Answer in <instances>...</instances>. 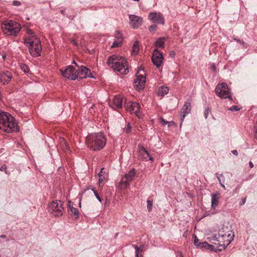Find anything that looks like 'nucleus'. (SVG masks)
<instances>
[{
  "instance_id": "ddd939ff",
  "label": "nucleus",
  "mask_w": 257,
  "mask_h": 257,
  "mask_svg": "<svg viewBox=\"0 0 257 257\" xmlns=\"http://www.w3.org/2000/svg\"><path fill=\"white\" fill-rule=\"evenodd\" d=\"M149 18L154 23L164 25L165 23L164 18L161 13H151L149 15Z\"/></svg>"
},
{
  "instance_id": "39448f33",
  "label": "nucleus",
  "mask_w": 257,
  "mask_h": 257,
  "mask_svg": "<svg viewBox=\"0 0 257 257\" xmlns=\"http://www.w3.org/2000/svg\"><path fill=\"white\" fill-rule=\"evenodd\" d=\"M87 141L91 150L95 151L102 149L106 143V139L101 133L92 134L87 137Z\"/></svg>"
},
{
  "instance_id": "680f3d73",
  "label": "nucleus",
  "mask_w": 257,
  "mask_h": 257,
  "mask_svg": "<svg viewBox=\"0 0 257 257\" xmlns=\"http://www.w3.org/2000/svg\"><path fill=\"white\" fill-rule=\"evenodd\" d=\"M0 257H1V255H0Z\"/></svg>"
},
{
  "instance_id": "49530a36",
  "label": "nucleus",
  "mask_w": 257,
  "mask_h": 257,
  "mask_svg": "<svg viewBox=\"0 0 257 257\" xmlns=\"http://www.w3.org/2000/svg\"><path fill=\"white\" fill-rule=\"evenodd\" d=\"M27 33L28 34V36H30V35H35L33 33V32H32V31L31 30H28L27 31Z\"/></svg>"
},
{
  "instance_id": "13d9d810",
  "label": "nucleus",
  "mask_w": 257,
  "mask_h": 257,
  "mask_svg": "<svg viewBox=\"0 0 257 257\" xmlns=\"http://www.w3.org/2000/svg\"><path fill=\"white\" fill-rule=\"evenodd\" d=\"M65 160H67V163H68V164H70V162H69V161L66 159V158H65Z\"/></svg>"
},
{
  "instance_id": "a18cd8bd",
  "label": "nucleus",
  "mask_w": 257,
  "mask_h": 257,
  "mask_svg": "<svg viewBox=\"0 0 257 257\" xmlns=\"http://www.w3.org/2000/svg\"><path fill=\"white\" fill-rule=\"evenodd\" d=\"M175 55H176V53H175V51H170V54H169L170 57H171V58H174L175 56Z\"/></svg>"
},
{
  "instance_id": "09e8293b",
  "label": "nucleus",
  "mask_w": 257,
  "mask_h": 257,
  "mask_svg": "<svg viewBox=\"0 0 257 257\" xmlns=\"http://www.w3.org/2000/svg\"><path fill=\"white\" fill-rule=\"evenodd\" d=\"M203 244V247H206L207 245L208 246H211V245L208 244V243L207 242H204L202 243Z\"/></svg>"
},
{
  "instance_id": "6e6d98bb",
  "label": "nucleus",
  "mask_w": 257,
  "mask_h": 257,
  "mask_svg": "<svg viewBox=\"0 0 257 257\" xmlns=\"http://www.w3.org/2000/svg\"><path fill=\"white\" fill-rule=\"evenodd\" d=\"M220 184L221 186H222V187L224 189H226V188H225V186H224V185L223 184H222L221 182H220Z\"/></svg>"
},
{
  "instance_id": "2f4dec72",
  "label": "nucleus",
  "mask_w": 257,
  "mask_h": 257,
  "mask_svg": "<svg viewBox=\"0 0 257 257\" xmlns=\"http://www.w3.org/2000/svg\"><path fill=\"white\" fill-rule=\"evenodd\" d=\"M69 62H67L68 61V59H67V60L65 59V64H68L71 63L72 64H74L76 66L78 67V66L77 65V63H76V62L75 61L74 59L73 58H69Z\"/></svg>"
},
{
  "instance_id": "7ed1b4c3",
  "label": "nucleus",
  "mask_w": 257,
  "mask_h": 257,
  "mask_svg": "<svg viewBox=\"0 0 257 257\" xmlns=\"http://www.w3.org/2000/svg\"><path fill=\"white\" fill-rule=\"evenodd\" d=\"M0 129L8 133L18 131L15 119L9 113L0 110Z\"/></svg>"
},
{
  "instance_id": "dca6fc26",
  "label": "nucleus",
  "mask_w": 257,
  "mask_h": 257,
  "mask_svg": "<svg viewBox=\"0 0 257 257\" xmlns=\"http://www.w3.org/2000/svg\"><path fill=\"white\" fill-rule=\"evenodd\" d=\"M130 25L133 28H137L142 25L143 19L142 17L134 15L129 16Z\"/></svg>"
},
{
  "instance_id": "393cba45",
  "label": "nucleus",
  "mask_w": 257,
  "mask_h": 257,
  "mask_svg": "<svg viewBox=\"0 0 257 257\" xmlns=\"http://www.w3.org/2000/svg\"><path fill=\"white\" fill-rule=\"evenodd\" d=\"M133 246L135 249L136 257H142L144 245H141L139 247L137 245H133Z\"/></svg>"
},
{
  "instance_id": "bb28decb",
  "label": "nucleus",
  "mask_w": 257,
  "mask_h": 257,
  "mask_svg": "<svg viewBox=\"0 0 257 257\" xmlns=\"http://www.w3.org/2000/svg\"><path fill=\"white\" fill-rule=\"evenodd\" d=\"M139 51V45L138 42H135L132 48V53L133 54H137Z\"/></svg>"
},
{
  "instance_id": "f3484780",
  "label": "nucleus",
  "mask_w": 257,
  "mask_h": 257,
  "mask_svg": "<svg viewBox=\"0 0 257 257\" xmlns=\"http://www.w3.org/2000/svg\"><path fill=\"white\" fill-rule=\"evenodd\" d=\"M139 156L141 159L147 160L148 158H149V160L154 161V158L150 155L149 153L142 145H139Z\"/></svg>"
},
{
  "instance_id": "c85d7f7f",
  "label": "nucleus",
  "mask_w": 257,
  "mask_h": 257,
  "mask_svg": "<svg viewBox=\"0 0 257 257\" xmlns=\"http://www.w3.org/2000/svg\"><path fill=\"white\" fill-rule=\"evenodd\" d=\"M233 39L236 41L237 42L239 43V44H240L242 47L244 48H246L247 47V43H246L245 42H244L243 41H242V40H240L239 39H237L235 38H233Z\"/></svg>"
},
{
  "instance_id": "412c9836",
  "label": "nucleus",
  "mask_w": 257,
  "mask_h": 257,
  "mask_svg": "<svg viewBox=\"0 0 257 257\" xmlns=\"http://www.w3.org/2000/svg\"><path fill=\"white\" fill-rule=\"evenodd\" d=\"M68 206L69 207V209L68 210V213L71 215H74L76 219L79 218V211L78 209L73 207V204L70 201H68Z\"/></svg>"
},
{
  "instance_id": "6e6552de",
  "label": "nucleus",
  "mask_w": 257,
  "mask_h": 257,
  "mask_svg": "<svg viewBox=\"0 0 257 257\" xmlns=\"http://www.w3.org/2000/svg\"><path fill=\"white\" fill-rule=\"evenodd\" d=\"M49 211L55 216H61L64 213L63 202L61 200L53 201L49 206Z\"/></svg>"
},
{
  "instance_id": "20e7f679",
  "label": "nucleus",
  "mask_w": 257,
  "mask_h": 257,
  "mask_svg": "<svg viewBox=\"0 0 257 257\" xmlns=\"http://www.w3.org/2000/svg\"><path fill=\"white\" fill-rule=\"evenodd\" d=\"M24 44L29 47V52L33 57H38L41 55L42 50L41 42L36 35L26 36Z\"/></svg>"
},
{
  "instance_id": "864d4df0",
  "label": "nucleus",
  "mask_w": 257,
  "mask_h": 257,
  "mask_svg": "<svg viewBox=\"0 0 257 257\" xmlns=\"http://www.w3.org/2000/svg\"><path fill=\"white\" fill-rule=\"evenodd\" d=\"M61 72L62 76L64 77V70H63L62 69H61Z\"/></svg>"
},
{
  "instance_id": "8fccbe9b",
  "label": "nucleus",
  "mask_w": 257,
  "mask_h": 257,
  "mask_svg": "<svg viewBox=\"0 0 257 257\" xmlns=\"http://www.w3.org/2000/svg\"><path fill=\"white\" fill-rule=\"evenodd\" d=\"M246 198H243L242 199V201H241V202L240 203V205H242L244 204L245 203V202H246Z\"/></svg>"
},
{
  "instance_id": "72a5a7b5",
  "label": "nucleus",
  "mask_w": 257,
  "mask_h": 257,
  "mask_svg": "<svg viewBox=\"0 0 257 257\" xmlns=\"http://www.w3.org/2000/svg\"><path fill=\"white\" fill-rule=\"evenodd\" d=\"M157 30V26L152 25L149 27V31L151 32L155 33Z\"/></svg>"
},
{
  "instance_id": "f257e3e1",
  "label": "nucleus",
  "mask_w": 257,
  "mask_h": 257,
  "mask_svg": "<svg viewBox=\"0 0 257 257\" xmlns=\"http://www.w3.org/2000/svg\"><path fill=\"white\" fill-rule=\"evenodd\" d=\"M233 237V232L227 227H223L219 230L218 234L213 235L210 240L216 246V250L221 251L230 244Z\"/></svg>"
},
{
  "instance_id": "9b49d317",
  "label": "nucleus",
  "mask_w": 257,
  "mask_h": 257,
  "mask_svg": "<svg viewBox=\"0 0 257 257\" xmlns=\"http://www.w3.org/2000/svg\"><path fill=\"white\" fill-rule=\"evenodd\" d=\"M164 60L163 53L157 49H155L152 57V60L153 64L159 68L162 64Z\"/></svg>"
},
{
  "instance_id": "3c124183",
  "label": "nucleus",
  "mask_w": 257,
  "mask_h": 257,
  "mask_svg": "<svg viewBox=\"0 0 257 257\" xmlns=\"http://www.w3.org/2000/svg\"><path fill=\"white\" fill-rule=\"evenodd\" d=\"M231 152L235 156H237L238 155V152L236 150H233Z\"/></svg>"
},
{
  "instance_id": "5701e85b",
  "label": "nucleus",
  "mask_w": 257,
  "mask_h": 257,
  "mask_svg": "<svg viewBox=\"0 0 257 257\" xmlns=\"http://www.w3.org/2000/svg\"><path fill=\"white\" fill-rule=\"evenodd\" d=\"M219 193H215L211 195V208H215L218 204Z\"/></svg>"
},
{
  "instance_id": "cd10ccee",
  "label": "nucleus",
  "mask_w": 257,
  "mask_h": 257,
  "mask_svg": "<svg viewBox=\"0 0 257 257\" xmlns=\"http://www.w3.org/2000/svg\"><path fill=\"white\" fill-rule=\"evenodd\" d=\"M103 168H102L100 172L98 174V177H99L98 182H99V184H100L102 182H103L105 179L104 176H103L104 173L103 172Z\"/></svg>"
},
{
  "instance_id": "b1692460",
  "label": "nucleus",
  "mask_w": 257,
  "mask_h": 257,
  "mask_svg": "<svg viewBox=\"0 0 257 257\" xmlns=\"http://www.w3.org/2000/svg\"><path fill=\"white\" fill-rule=\"evenodd\" d=\"M165 38L164 37H160L158 38L154 43L155 46L156 47V49L161 48H164L165 45Z\"/></svg>"
},
{
  "instance_id": "0eeeda50",
  "label": "nucleus",
  "mask_w": 257,
  "mask_h": 257,
  "mask_svg": "<svg viewBox=\"0 0 257 257\" xmlns=\"http://www.w3.org/2000/svg\"><path fill=\"white\" fill-rule=\"evenodd\" d=\"M215 92L216 95L222 99L228 98L231 100L232 99L229 88L225 82L217 84Z\"/></svg>"
},
{
  "instance_id": "6ab92c4d",
  "label": "nucleus",
  "mask_w": 257,
  "mask_h": 257,
  "mask_svg": "<svg viewBox=\"0 0 257 257\" xmlns=\"http://www.w3.org/2000/svg\"><path fill=\"white\" fill-rule=\"evenodd\" d=\"M114 37V41L110 46L111 48L120 47L122 44L123 38L119 31H116Z\"/></svg>"
},
{
  "instance_id": "c03bdc74",
  "label": "nucleus",
  "mask_w": 257,
  "mask_h": 257,
  "mask_svg": "<svg viewBox=\"0 0 257 257\" xmlns=\"http://www.w3.org/2000/svg\"><path fill=\"white\" fill-rule=\"evenodd\" d=\"M216 176L219 183H220V182H221L220 177H222L224 178L223 174H221V175H219V174L217 173H216Z\"/></svg>"
},
{
  "instance_id": "37998d69",
  "label": "nucleus",
  "mask_w": 257,
  "mask_h": 257,
  "mask_svg": "<svg viewBox=\"0 0 257 257\" xmlns=\"http://www.w3.org/2000/svg\"><path fill=\"white\" fill-rule=\"evenodd\" d=\"M65 154L67 153H70L71 151L69 149L68 145L66 144V142H65Z\"/></svg>"
},
{
  "instance_id": "58836bf2",
  "label": "nucleus",
  "mask_w": 257,
  "mask_h": 257,
  "mask_svg": "<svg viewBox=\"0 0 257 257\" xmlns=\"http://www.w3.org/2000/svg\"><path fill=\"white\" fill-rule=\"evenodd\" d=\"M210 112V110L209 108L207 107L204 110V115L205 118H207L209 112Z\"/></svg>"
},
{
  "instance_id": "423d86ee",
  "label": "nucleus",
  "mask_w": 257,
  "mask_h": 257,
  "mask_svg": "<svg viewBox=\"0 0 257 257\" xmlns=\"http://www.w3.org/2000/svg\"><path fill=\"white\" fill-rule=\"evenodd\" d=\"M21 29L20 24L12 20L5 21L2 24V30L8 36H17Z\"/></svg>"
},
{
  "instance_id": "a878e982",
  "label": "nucleus",
  "mask_w": 257,
  "mask_h": 257,
  "mask_svg": "<svg viewBox=\"0 0 257 257\" xmlns=\"http://www.w3.org/2000/svg\"><path fill=\"white\" fill-rule=\"evenodd\" d=\"M169 89L168 87L165 86H162L159 87L158 95L161 96H164L165 95L168 93Z\"/></svg>"
},
{
  "instance_id": "473e14b6",
  "label": "nucleus",
  "mask_w": 257,
  "mask_h": 257,
  "mask_svg": "<svg viewBox=\"0 0 257 257\" xmlns=\"http://www.w3.org/2000/svg\"><path fill=\"white\" fill-rule=\"evenodd\" d=\"M228 110L233 111H239L240 109V107H239L238 106L234 105L230 107L228 109Z\"/></svg>"
},
{
  "instance_id": "bf43d9fd",
  "label": "nucleus",
  "mask_w": 257,
  "mask_h": 257,
  "mask_svg": "<svg viewBox=\"0 0 257 257\" xmlns=\"http://www.w3.org/2000/svg\"><path fill=\"white\" fill-rule=\"evenodd\" d=\"M61 13H63L64 12V10H61Z\"/></svg>"
},
{
  "instance_id": "603ef678",
  "label": "nucleus",
  "mask_w": 257,
  "mask_h": 257,
  "mask_svg": "<svg viewBox=\"0 0 257 257\" xmlns=\"http://www.w3.org/2000/svg\"><path fill=\"white\" fill-rule=\"evenodd\" d=\"M249 166L250 168H252L253 167V164L251 161L249 162Z\"/></svg>"
},
{
  "instance_id": "f704fd0d",
  "label": "nucleus",
  "mask_w": 257,
  "mask_h": 257,
  "mask_svg": "<svg viewBox=\"0 0 257 257\" xmlns=\"http://www.w3.org/2000/svg\"><path fill=\"white\" fill-rule=\"evenodd\" d=\"M92 191L93 192L95 196L96 197V198L97 199V200L100 202H101L102 200H101V198L99 197L98 193L96 191H95V190L93 188L92 189Z\"/></svg>"
},
{
  "instance_id": "de8ad7c7",
  "label": "nucleus",
  "mask_w": 257,
  "mask_h": 257,
  "mask_svg": "<svg viewBox=\"0 0 257 257\" xmlns=\"http://www.w3.org/2000/svg\"><path fill=\"white\" fill-rule=\"evenodd\" d=\"M71 43H72L73 45H74L75 46H78L77 43L75 40H72L71 41Z\"/></svg>"
},
{
  "instance_id": "e433bc0d",
  "label": "nucleus",
  "mask_w": 257,
  "mask_h": 257,
  "mask_svg": "<svg viewBox=\"0 0 257 257\" xmlns=\"http://www.w3.org/2000/svg\"><path fill=\"white\" fill-rule=\"evenodd\" d=\"M159 121L163 125H166L167 124H169L170 122L169 121H167V120H165L162 117H161L160 119H159Z\"/></svg>"
},
{
  "instance_id": "a211bd4d",
  "label": "nucleus",
  "mask_w": 257,
  "mask_h": 257,
  "mask_svg": "<svg viewBox=\"0 0 257 257\" xmlns=\"http://www.w3.org/2000/svg\"><path fill=\"white\" fill-rule=\"evenodd\" d=\"M12 78V74L11 72L7 71L0 73V81L2 82L3 84H8L10 82Z\"/></svg>"
},
{
  "instance_id": "79ce46f5",
  "label": "nucleus",
  "mask_w": 257,
  "mask_h": 257,
  "mask_svg": "<svg viewBox=\"0 0 257 257\" xmlns=\"http://www.w3.org/2000/svg\"><path fill=\"white\" fill-rule=\"evenodd\" d=\"M13 5L15 6H20L21 5L20 2L18 1H14L13 2Z\"/></svg>"
},
{
  "instance_id": "a19ab883",
  "label": "nucleus",
  "mask_w": 257,
  "mask_h": 257,
  "mask_svg": "<svg viewBox=\"0 0 257 257\" xmlns=\"http://www.w3.org/2000/svg\"><path fill=\"white\" fill-rule=\"evenodd\" d=\"M0 170L1 171H4L5 172V173L6 174H7V166L6 165H3L1 168H0Z\"/></svg>"
},
{
  "instance_id": "2eb2a0df",
  "label": "nucleus",
  "mask_w": 257,
  "mask_h": 257,
  "mask_svg": "<svg viewBox=\"0 0 257 257\" xmlns=\"http://www.w3.org/2000/svg\"><path fill=\"white\" fill-rule=\"evenodd\" d=\"M76 73L77 70L73 66L69 65L65 68V78L74 80L77 78Z\"/></svg>"
},
{
  "instance_id": "c9c22d12",
  "label": "nucleus",
  "mask_w": 257,
  "mask_h": 257,
  "mask_svg": "<svg viewBox=\"0 0 257 257\" xmlns=\"http://www.w3.org/2000/svg\"><path fill=\"white\" fill-rule=\"evenodd\" d=\"M124 131L126 134H130L131 132V126L129 123H127V126L124 128Z\"/></svg>"
},
{
  "instance_id": "4c0bfd02",
  "label": "nucleus",
  "mask_w": 257,
  "mask_h": 257,
  "mask_svg": "<svg viewBox=\"0 0 257 257\" xmlns=\"http://www.w3.org/2000/svg\"><path fill=\"white\" fill-rule=\"evenodd\" d=\"M253 133L254 138L257 140V120L254 125Z\"/></svg>"
},
{
  "instance_id": "c756f323",
  "label": "nucleus",
  "mask_w": 257,
  "mask_h": 257,
  "mask_svg": "<svg viewBox=\"0 0 257 257\" xmlns=\"http://www.w3.org/2000/svg\"><path fill=\"white\" fill-rule=\"evenodd\" d=\"M21 68L25 73H27L29 71V67L25 64H22L21 65Z\"/></svg>"
},
{
  "instance_id": "f8f14e48",
  "label": "nucleus",
  "mask_w": 257,
  "mask_h": 257,
  "mask_svg": "<svg viewBox=\"0 0 257 257\" xmlns=\"http://www.w3.org/2000/svg\"><path fill=\"white\" fill-rule=\"evenodd\" d=\"M136 174V170L134 168L131 170L127 173L122 177L120 184L123 185L125 187L129 185V183L132 181L134 178Z\"/></svg>"
},
{
  "instance_id": "052dcab7",
  "label": "nucleus",
  "mask_w": 257,
  "mask_h": 257,
  "mask_svg": "<svg viewBox=\"0 0 257 257\" xmlns=\"http://www.w3.org/2000/svg\"><path fill=\"white\" fill-rule=\"evenodd\" d=\"M133 1L135 2H139V0H133Z\"/></svg>"
},
{
  "instance_id": "4468645a",
  "label": "nucleus",
  "mask_w": 257,
  "mask_h": 257,
  "mask_svg": "<svg viewBox=\"0 0 257 257\" xmlns=\"http://www.w3.org/2000/svg\"><path fill=\"white\" fill-rule=\"evenodd\" d=\"M191 109V105L190 102L186 101L182 107L180 111V126H181L186 115L190 112Z\"/></svg>"
},
{
  "instance_id": "aec40b11",
  "label": "nucleus",
  "mask_w": 257,
  "mask_h": 257,
  "mask_svg": "<svg viewBox=\"0 0 257 257\" xmlns=\"http://www.w3.org/2000/svg\"><path fill=\"white\" fill-rule=\"evenodd\" d=\"M126 107L127 110L130 111L131 113H137L139 112L140 105L137 102H130L126 104Z\"/></svg>"
},
{
  "instance_id": "1a4fd4ad",
  "label": "nucleus",
  "mask_w": 257,
  "mask_h": 257,
  "mask_svg": "<svg viewBox=\"0 0 257 257\" xmlns=\"http://www.w3.org/2000/svg\"><path fill=\"white\" fill-rule=\"evenodd\" d=\"M141 70L144 71L143 69H140L137 74V78L134 81V87L138 90H140L144 88L145 84L146 83V77L144 74H139Z\"/></svg>"
},
{
  "instance_id": "4d7b16f0",
  "label": "nucleus",
  "mask_w": 257,
  "mask_h": 257,
  "mask_svg": "<svg viewBox=\"0 0 257 257\" xmlns=\"http://www.w3.org/2000/svg\"><path fill=\"white\" fill-rule=\"evenodd\" d=\"M5 237H6V236L5 235H2L1 236V237H2V238H5Z\"/></svg>"
},
{
  "instance_id": "7c9ffc66",
  "label": "nucleus",
  "mask_w": 257,
  "mask_h": 257,
  "mask_svg": "<svg viewBox=\"0 0 257 257\" xmlns=\"http://www.w3.org/2000/svg\"><path fill=\"white\" fill-rule=\"evenodd\" d=\"M153 207V201H151L150 200H147V208L149 211H151L152 210Z\"/></svg>"
},
{
  "instance_id": "ea45409f",
  "label": "nucleus",
  "mask_w": 257,
  "mask_h": 257,
  "mask_svg": "<svg viewBox=\"0 0 257 257\" xmlns=\"http://www.w3.org/2000/svg\"><path fill=\"white\" fill-rule=\"evenodd\" d=\"M194 243L195 245H196V246H197V247L199 246L200 244L199 243V239H198V238L196 237V235H194Z\"/></svg>"
},
{
  "instance_id": "5fc2aeb1",
  "label": "nucleus",
  "mask_w": 257,
  "mask_h": 257,
  "mask_svg": "<svg viewBox=\"0 0 257 257\" xmlns=\"http://www.w3.org/2000/svg\"><path fill=\"white\" fill-rule=\"evenodd\" d=\"M170 123L168 125V126L169 127L171 124H174L175 123L173 121H169Z\"/></svg>"
},
{
  "instance_id": "4be33fe9",
  "label": "nucleus",
  "mask_w": 257,
  "mask_h": 257,
  "mask_svg": "<svg viewBox=\"0 0 257 257\" xmlns=\"http://www.w3.org/2000/svg\"><path fill=\"white\" fill-rule=\"evenodd\" d=\"M113 105L117 108H121L123 104V98L121 96L118 95H116L113 99Z\"/></svg>"
},
{
  "instance_id": "f03ea898",
  "label": "nucleus",
  "mask_w": 257,
  "mask_h": 257,
  "mask_svg": "<svg viewBox=\"0 0 257 257\" xmlns=\"http://www.w3.org/2000/svg\"><path fill=\"white\" fill-rule=\"evenodd\" d=\"M107 64L121 74L125 75L128 72L127 62L124 57L112 55L108 57Z\"/></svg>"
},
{
  "instance_id": "9d476101",
  "label": "nucleus",
  "mask_w": 257,
  "mask_h": 257,
  "mask_svg": "<svg viewBox=\"0 0 257 257\" xmlns=\"http://www.w3.org/2000/svg\"><path fill=\"white\" fill-rule=\"evenodd\" d=\"M76 75V79L78 80L86 78L87 77L94 78L91 73L90 70L83 66H81L77 70Z\"/></svg>"
}]
</instances>
